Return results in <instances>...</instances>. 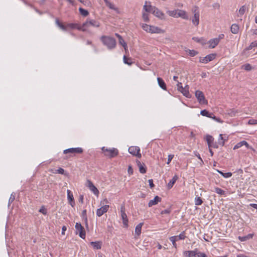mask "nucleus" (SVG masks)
Instances as JSON below:
<instances>
[{
  "label": "nucleus",
  "mask_w": 257,
  "mask_h": 257,
  "mask_svg": "<svg viewBox=\"0 0 257 257\" xmlns=\"http://www.w3.org/2000/svg\"><path fill=\"white\" fill-rule=\"evenodd\" d=\"M232 175V174L231 172L224 173L223 174H222V176L225 178H229L231 177Z\"/></svg>",
  "instance_id": "nucleus-52"
},
{
  "label": "nucleus",
  "mask_w": 257,
  "mask_h": 257,
  "mask_svg": "<svg viewBox=\"0 0 257 257\" xmlns=\"http://www.w3.org/2000/svg\"><path fill=\"white\" fill-rule=\"evenodd\" d=\"M245 146V147L247 149L251 148V147L249 146L248 144L245 141H242L238 143L236 145H235L233 147V150H236L239 149L243 146Z\"/></svg>",
  "instance_id": "nucleus-19"
},
{
  "label": "nucleus",
  "mask_w": 257,
  "mask_h": 257,
  "mask_svg": "<svg viewBox=\"0 0 257 257\" xmlns=\"http://www.w3.org/2000/svg\"><path fill=\"white\" fill-rule=\"evenodd\" d=\"M67 28H70L71 29H77L78 30H81L83 31V27L82 25H79L78 24L75 23H69L67 25Z\"/></svg>",
  "instance_id": "nucleus-18"
},
{
  "label": "nucleus",
  "mask_w": 257,
  "mask_h": 257,
  "mask_svg": "<svg viewBox=\"0 0 257 257\" xmlns=\"http://www.w3.org/2000/svg\"><path fill=\"white\" fill-rule=\"evenodd\" d=\"M173 157H174V155H168V161H167V164H170V163L171 162V161L173 159Z\"/></svg>",
  "instance_id": "nucleus-56"
},
{
  "label": "nucleus",
  "mask_w": 257,
  "mask_h": 257,
  "mask_svg": "<svg viewBox=\"0 0 257 257\" xmlns=\"http://www.w3.org/2000/svg\"><path fill=\"white\" fill-rule=\"evenodd\" d=\"M178 11V9L174 10L173 11L169 10V11H167V13L170 17L177 18V12Z\"/></svg>",
  "instance_id": "nucleus-31"
},
{
  "label": "nucleus",
  "mask_w": 257,
  "mask_h": 257,
  "mask_svg": "<svg viewBox=\"0 0 257 257\" xmlns=\"http://www.w3.org/2000/svg\"><path fill=\"white\" fill-rule=\"evenodd\" d=\"M194 16L191 19L192 24L195 26H198L199 24L200 13L197 7H195V9L193 11Z\"/></svg>",
  "instance_id": "nucleus-6"
},
{
  "label": "nucleus",
  "mask_w": 257,
  "mask_h": 257,
  "mask_svg": "<svg viewBox=\"0 0 257 257\" xmlns=\"http://www.w3.org/2000/svg\"><path fill=\"white\" fill-rule=\"evenodd\" d=\"M169 240L171 241L173 247L175 248H177V245L176 242L177 240H176V238H175L174 236H172L169 237Z\"/></svg>",
  "instance_id": "nucleus-42"
},
{
  "label": "nucleus",
  "mask_w": 257,
  "mask_h": 257,
  "mask_svg": "<svg viewBox=\"0 0 257 257\" xmlns=\"http://www.w3.org/2000/svg\"><path fill=\"white\" fill-rule=\"evenodd\" d=\"M224 35L223 34H220L218 35L217 38H215L217 39V40H218L219 42H220V41L221 39H223L224 38Z\"/></svg>",
  "instance_id": "nucleus-59"
},
{
  "label": "nucleus",
  "mask_w": 257,
  "mask_h": 257,
  "mask_svg": "<svg viewBox=\"0 0 257 257\" xmlns=\"http://www.w3.org/2000/svg\"><path fill=\"white\" fill-rule=\"evenodd\" d=\"M178 177L177 175H175L173 178L170 181V182L168 184V188L169 189L171 188L174 184L175 183L176 181L178 179Z\"/></svg>",
  "instance_id": "nucleus-29"
},
{
  "label": "nucleus",
  "mask_w": 257,
  "mask_h": 257,
  "mask_svg": "<svg viewBox=\"0 0 257 257\" xmlns=\"http://www.w3.org/2000/svg\"><path fill=\"white\" fill-rule=\"evenodd\" d=\"M128 152L134 156H137L139 158L142 157L141 154L140 153V149L139 147L132 146L128 148Z\"/></svg>",
  "instance_id": "nucleus-10"
},
{
  "label": "nucleus",
  "mask_w": 257,
  "mask_h": 257,
  "mask_svg": "<svg viewBox=\"0 0 257 257\" xmlns=\"http://www.w3.org/2000/svg\"><path fill=\"white\" fill-rule=\"evenodd\" d=\"M197 52L194 50H189V54L190 55V56H195L196 55H197Z\"/></svg>",
  "instance_id": "nucleus-53"
},
{
  "label": "nucleus",
  "mask_w": 257,
  "mask_h": 257,
  "mask_svg": "<svg viewBox=\"0 0 257 257\" xmlns=\"http://www.w3.org/2000/svg\"><path fill=\"white\" fill-rule=\"evenodd\" d=\"M192 39L194 41L200 43L203 45H205L206 43V40L203 37H193Z\"/></svg>",
  "instance_id": "nucleus-34"
},
{
  "label": "nucleus",
  "mask_w": 257,
  "mask_h": 257,
  "mask_svg": "<svg viewBox=\"0 0 257 257\" xmlns=\"http://www.w3.org/2000/svg\"><path fill=\"white\" fill-rule=\"evenodd\" d=\"M57 173L60 174H63L64 173V170L61 168H60L57 170Z\"/></svg>",
  "instance_id": "nucleus-60"
},
{
  "label": "nucleus",
  "mask_w": 257,
  "mask_h": 257,
  "mask_svg": "<svg viewBox=\"0 0 257 257\" xmlns=\"http://www.w3.org/2000/svg\"><path fill=\"white\" fill-rule=\"evenodd\" d=\"M189 87L188 85H187L184 87L181 88V89L179 91L181 92L185 97L187 98H190L191 97V95L189 93Z\"/></svg>",
  "instance_id": "nucleus-16"
},
{
  "label": "nucleus",
  "mask_w": 257,
  "mask_h": 257,
  "mask_svg": "<svg viewBox=\"0 0 257 257\" xmlns=\"http://www.w3.org/2000/svg\"><path fill=\"white\" fill-rule=\"evenodd\" d=\"M246 10L245 6H242L239 10L238 16L241 17L244 15Z\"/></svg>",
  "instance_id": "nucleus-39"
},
{
  "label": "nucleus",
  "mask_w": 257,
  "mask_h": 257,
  "mask_svg": "<svg viewBox=\"0 0 257 257\" xmlns=\"http://www.w3.org/2000/svg\"><path fill=\"white\" fill-rule=\"evenodd\" d=\"M253 234H248L246 236H239L238 239L241 241H245L247 240L252 238L253 237Z\"/></svg>",
  "instance_id": "nucleus-32"
},
{
  "label": "nucleus",
  "mask_w": 257,
  "mask_h": 257,
  "mask_svg": "<svg viewBox=\"0 0 257 257\" xmlns=\"http://www.w3.org/2000/svg\"><path fill=\"white\" fill-rule=\"evenodd\" d=\"M127 172L130 175H131L133 174V169L132 166H129L127 169Z\"/></svg>",
  "instance_id": "nucleus-58"
},
{
  "label": "nucleus",
  "mask_w": 257,
  "mask_h": 257,
  "mask_svg": "<svg viewBox=\"0 0 257 257\" xmlns=\"http://www.w3.org/2000/svg\"><path fill=\"white\" fill-rule=\"evenodd\" d=\"M200 114L203 116H205L208 117H212L213 113H209L207 110L204 109L201 111Z\"/></svg>",
  "instance_id": "nucleus-38"
},
{
  "label": "nucleus",
  "mask_w": 257,
  "mask_h": 257,
  "mask_svg": "<svg viewBox=\"0 0 257 257\" xmlns=\"http://www.w3.org/2000/svg\"><path fill=\"white\" fill-rule=\"evenodd\" d=\"M157 81L159 86L163 90H166L167 87L164 81L160 77L157 78Z\"/></svg>",
  "instance_id": "nucleus-25"
},
{
  "label": "nucleus",
  "mask_w": 257,
  "mask_h": 257,
  "mask_svg": "<svg viewBox=\"0 0 257 257\" xmlns=\"http://www.w3.org/2000/svg\"><path fill=\"white\" fill-rule=\"evenodd\" d=\"M142 28L146 32L151 34H163L165 32V30L158 27L149 25L146 24H143Z\"/></svg>",
  "instance_id": "nucleus-2"
},
{
  "label": "nucleus",
  "mask_w": 257,
  "mask_h": 257,
  "mask_svg": "<svg viewBox=\"0 0 257 257\" xmlns=\"http://www.w3.org/2000/svg\"><path fill=\"white\" fill-rule=\"evenodd\" d=\"M216 55L215 54H209L203 58H200V62L206 64L208 62L213 60L215 59Z\"/></svg>",
  "instance_id": "nucleus-11"
},
{
  "label": "nucleus",
  "mask_w": 257,
  "mask_h": 257,
  "mask_svg": "<svg viewBox=\"0 0 257 257\" xmlns=\"http://www.w3.org/2000/svg\"><path fill=\"white\" fill-rule=\"evenodd\" d=\"M90 190L93 192V193L95 194V195H98V193H99V191L97 189V188L94 186H93L92 188H90Z\"/></svg>",
  "instance_id": "nucleus-50"
},
{
  "label": "nucleus",
  "mask_w": 257,
  "mask_h": 257,
  "mask_svg": "<svg viewBox=\"0 0 257 257\" xmlns=\"http://www.w3.org/2000/svg\"><path fill=\"white\" fill-rule=\"evenodd\" d=\"M39 212H41L44 215L47 214V210L43 206L39 210Z\"/></svg>",
  "instance_id": "nucleus-57"
},
{
  "label": "nucleus",
  "mask_w": 257,
  "mask_h": 257,
  "mask_svg": "<svg viewBox=\"0 0 257 257\" xmlns=\"http://www.w3.org/2000/svg\"><path fill=\"white\" fill-rule=\"evenodd\" d=\"M101 150L104 153V155L109 158H114L118 154V150L114 148L107 149L103 147L101 148Z\"/></svg>",
  "instance_id": "nucleus-4"
},
{
  "label": "nucleus",
  "mask_w": 257,
  "mask_h": 257,
  "mask_svg": "<svg viewBox=\"0 0 257 257\" xmlns=\"http://www.w3.org/2000/svg\"><path fill=\"white\" fill-rule=\"evenodd\" d=\"M215 191L216 193L219 195L225 194V191L218 187L215 188Z\"/></svg>",
  "instance_id": "nucleus-45"
},
{
  "label": "nucleus",
  "mask_w": 257,
  "mask_h": 257,
  "mask_svg": "<svg viewBox=\"0 0 257 257\" xmlns=\"http://www.w3.org/2000/svg\"><path fill=\"white\" fill-rule=\"evenodd\" d=\"M177 18H181L184 20L189 19V16L187 12L184 10L179 9H178L177 12Z\"/></svg>",
  "instance_id": "nucleus-15"
},
{
  "label": "nucleus",
  "mask_w": 257,
  "mask_h": 257,
  "mask_svg": "<svg viewBox=\"0 0 257 257\" xmlns=\"http://www.w3.org/2000/svg\"><path fill=\"white\" fill-rule=\"evenodd\" d=\"M219 42L217 40V39H211L208 42L209 44V48L212 49L214 48L219 44Z\"/></svg>",
  "instance_id": "nucleus-20"
},
{
  "label": "nucleus",
  "mask_w": 257,
  "mask_h": 257,
  "mask_svg": "<svg viewBox=\"0 0 257 257\" xmlns=\"http://www.w3.org/2000/svg\"><path fill=\"white\" fill-rule=\"evenodd\" d=\"M103 1H104V3H105L106 6L107 7H108L110 9L113 10H114L115 11H116L117 12H118V8L115 7V6H114V4H113L112 3H110L108 0H103Z\"/></svg>",
  "instance_id": "nucleus-24"
},
{
  "label": "nucleus",
  "mask_w": 257,
  "mask_h": 257,
  "mask_svg": "<svg viewBox=\"0 0 257 257\" xmlns=\"http://www.w3.org/2000/svg\"><path fill=\"white\" fill-rule=\"evenodd\" d=\"M148 2H146L145 5L143 7V10L146 12L153 13L154 9L155 7H153L150 5V3H149V5L147 4Z\"/></svg>",
  "instance_id": "nucleus-21"
},
{
  "label": "nucleus",
  "mask_w": 257,
  "mask_h": 257,
  "mask_svg": "<svg viewBox=\"0 0 257 257\" xmlns=\"http://www.w3.org/2000/svg\"><path fill=\"white\" fill-rule=\"evenodd\" d=\"M152 14L161 20L165 19V14L156 7L154 9Z\"/></svg>",
  "instance_id": "nucleus-13"
},
{
  "label": "nucleus",
  "mask_w": 257,
  "mask_h": 257,
  "mask_svg": "<svg viewBox=\"0 0 257 257\" xmlns=\"http://www.w3.org/2000/svg\"><path fill=\"white\" fill-rule=\"evenodd\" d=\"M238 110L234 109H230L229 110L228 114L231 117L235 116L237 113Z\"/></svg>",
  "instance_id": "nucleus-41"
},
{
  "label": "nucleus",
  "mask_w": 257,
  "mask_h": 257,
  "mask_svg": "<svg viewBox=\"0 0 257 257\" xmlns=\"http://www.w3.org/2000/svg\"><path fill=\"white\" fill-rule=\"evenodd\" d=\"M67 199L69 202V203L72 207H74L75 205V201L74 199V197L72 192L70 190H67Z\"/></svg>",
  "instance_id": "nucleus-14"
},
{
  "label": "nucleus",
  "mask_w": 257,
  "mask_h": 257,
  "mask_svg": "<svg viewBox=\"0 0 257 257\" xmlns=\"http://www.w3.org/2000/svg\"><path fill=\"white\" fill-rule=\"evenodd\" d=\"M203 203L201 198L200 197H196L195 198V204L196 205H200Z\"/></svg>",
  "instance_id": "nucleus-43"
},
{
  "label": "nucleus",
  "mask_w": 257,
  "mask_h": 257,
  "mask_svg": "<svg viewBox=\"0 0 257 257\" xmlns=\"http://www.w3.org/2000/svg\"><path fill=\"white\" fill-rule=\"evenodd\" d=\"M88 187L89 189H90V188H92L93 186H94V185H93L92 182L90 181H88Z\"/></svg>",
  "instance_id": "nucleus-64"
},
{
  "label": "nucleus",
  "mask_w": 257,
  "mask_h": 257,
  "mask_svg": "<svg viewBox=\"0 0 257 257\" xmlns=\"http://www.w3.org/2000/svg\"><path fill=\"white\" fill-rule=\"evenodd\" d=\"M108 205H105L98 208L96 210V215L98 217L101 216L104 213L106 212L109 208Z\"/></svg>",
  "instance_id": "nucleus-12"
},
{
  "label": "nucleus",
  "mask_w": 257,
  "mask_h": 257,
  "mask_svg": "<svg viewBox=\"0 0 257 257\" xmlns=\"http://www.w3.org/2000/svg\"><path fill=\"white\" fill-rule=\"evenodd\" d=\"M15 199V195H14L13 193L11 194L10 198L9 199V203L10 204L11 203H12L14 200Z\"/></svg>",
  "instance_id": "nucleus-54"
},
{
  "label": "nucleus",
  "mask_w": 257,
  "mask_h": 257,
  "mask_svg": "<svg viewBox=\"0 0 257 257\" xmlns=\"http://www.w3.org/2000/svg\"><path fill=\"white\" fill-rule=\"evenodd\" d=\"M100 24L99 21L94 19H87L82 24L83 31H86L90 27L93 28H99Z\"/></svg>",
  "instance_id": "nucleus-3"
},
{
  "label": "nucleus",
  "mask_w": 257,
  "mask_h": 257,
  "mask_svg": "<svg viewBox=\"0 0 257 257\" xmlns=\"http://www.w3.org/2000/svg\"><path fill=\"white\" fill-rule=\"evenodd\" d=\"M161 198L158 196H156L153 200H151L148 203V206L151 207L153 205L157 204L161 201Z\"/></svg>",
  "instance_id": "nucleus-17"
},
{
  "label": "nucleus",
  "mask_w": 257,
  "mask_h": 257,
  "mask_svg": "<svg viewBox=\"0 0 257 257\" xmlns=\"http://www.w3.org/2000/svg\"><path fill=\"white\" fill-rule=\"evenodd\" d=\"M242 68L246 71H249L251 69L252 67L249 64H246L242 66Z\"/></svg>",
  "instance_id": "nucleus-49"
},
{
  "label": "nucleus",
  "mask_w": 257,
  "mask_h": 257,
  "mask_svg": "<svg viewBox=\"0 0 257 257\" xmlns=\"http://www.w3.org/2000/svg\"><path fill=\"white\" fill-rule=\"evenodd\" d=\"M254 47H257V40L251 43L249 46L247 48V50H251Z\"/></svg>",
  "instance_id": "nucleus-44"
},
{
  "label": "nucleus",
  "mask_w": 257,
  "mask_h": 257,
  "mask_svg": "<svg viewBox=\"0 0 257 257\" xmlns=\"http://www.w3.org/2000/svg\"><path fill=\"white\" fill-rule=\"evenodd\" d=\"M100 39L102 44L106 46L107 49L111 50L115 48L116 42L115 39L113 37L102 36Z\"/></svg>",
  "instance_id": "nucleus-1"
},
{
  "label": "nucleus",
  "mask_w": 257,
  "mask_h": 257,
  "mask_svg": "<svg viewBox=\"0 0 257 257\" xmlns=\"http://www.w3.org/2000/svg\"><path fill=\"white\" fill-rule=\"evenodd\" d=\"M115 35L118 38V41H119V43L123 46V47L124 48L125 50H127V45H126V43L124 42V41L123 39V38H122V37L117 33H115Z\"/></svg>",
  "instance_id": "nucleus-23"
},
{
  "label": "nucleus",
  "mask_w": 257,
  "mask_h": 257,
  "mask_svg": "<svg viewBox=\"0 0 257 257\" xmlns=\"http://www.w3.org/2000/svg\"><path fill=\"white\" fill-rule=\"evenodd\" d=\"M178 82V83L177 84V89L179 91L181 89V88H183V87L182 86V84L181 82Z\"/></svg>",
  "instance_id": "nucleus-62"
},
{
  "label": "nucleus",
  "mask_w": 257,
  "mask_h": 257,
  "mask_svg": "<svg viewBox=\"0 0 257 257\" xmlns=\"http://www.w3.org/2000/svg\"><path fill=\"white\" fill-rule=\"evenodd\" d=\"M195 96L199 103L201 104H207L208 101L205 99L203 93L200 90H196L195 92Z\"/></svg>",
  "instance_id": "nucleus-7"
},
{
  "label": "nucleus",
  "mask_w": 257,
  "mask_h": 257,
  "mask_svg": "<svg viewBox=\"0 0 257 257\" xmlns=\"http://www.w3.org/2000/svg\"><path fill=\"white\" fill-rule=\"evenodd\" d=\"M171 212V209H167L164 210H162L161 212V214H170Z\"/></svg>",
  "instance_id": "nucleus-55"
},
{
  "label": "nucleus",
  "mask_w": 257,
  "mask_h": 257,
  "mask_svg": "<svg viewBox=\"0 0 257 257\" xmlns=\"http://www.w3.org/2000/svg\"><path fill=\"white\" fill-rule=\"evenodd\" d=\"M123 61L124 63L127 64L128 65H131L133 62L131 58H127L125 55L123 56Z\"/></svg>",
  "instance_id": "nucleus-37"
},
{
  "label": "nucleus",
  "mask_w": 257,
  "mask_h": 257,
  "mask_svg": "<svg viewBox=\"0 0 257 257\" xmlns=\"http://www.w3.org/2000/svg\"><path fill=\"white\" fill-rule=\"evenodd\" d=\"M136 162L139 167L140 172L142 174H145L146 172L145 164L141 163V162L138 160H137Z\"/></svg>",
  "instance_id": "nucleus-22"
},
{
  "label": "nucleus",
  "mask_w": 257,
  "mask_h": 257,
  "mask_svg": "<svg viewBox=\"0 0 257 257\" xmlns=\"http://www.w3.org/2000/svg\"><path fill=\"white\" fill-rule=\"evenodd\" d=\"M75 227L76 229V233L78 234L81 238L84 239L85 238L86 233L81 224L78 222L76 223Z\"/></svg>",
  "instance_id": "nucleus-5"
},
{
  "label": "nucleus",
  "mask_w": 257,
  "mask_h": 257,
  "mask_svg": "<svg viewBox=\"0 0 257 257\" xmlns=\"http://www.w3.org/2000/svg\"><path fill=\"white\" fill-rule=\"evenodd\" d=\"M83 152V150L80 147L69 148L63 151V154H72L74 155L77 154H82Z\"/></svg>",
  "instance_id": "nucleus-8"
},
{
  "label": "nucleus",
  "mask_w": 257,
  "mask_h": 257,
  "mask_svg": "<svg viewBox=\"0 0 257 257\" xmlns=\"http://www.w3.org/2000/svg\"><path fill=\"white\" fill-rule=\"evenodd\" d=\"M206 141L207 143L208 147L210 148L212 146V144L213 143L214 138L210 135H207L206 136Z\"/></svg>",
  "instance_id": "nucleus-28"
},
{
  "label": "nucleus",
  "mask_w": 257,
  "mask_h": 257,
  "mask_svg": "<svg viewBox=\"0 0 257 257\" xmlns=\"http://www.w3.org/2000/svg\"><path fill=\"white\" fill-rule=\"evenodd\" d=\"M90 244L94 249H100L101 248L102 243L100 241H92Z\"/></svg>",
  "instance_id": "nucleus-27"
},
{
  "label": "nucleus",
  "mask_w": 257,
  "mask_h": 257,
  "mask_svg": "<svg viewBox=\"0 0 257 257\" xmlns=\"http://www.w3.org/2000/svg\"><path fill=\"white\" fill-rule=\"evenodd\" d=\"M196 249L194 250L184 251L183 255L185 257H195Z\"/></svg>",
  "instance_id": "nucleus-26"
},
{
  "label": "nucleus",
  "mask_w": 257,
  "mask_h": 257,
  "mask_svg": "<svg viewBox=\"0 0 257 257\" xmlns=\"http://www.w3.org/2000/svg\"><path fill=\"white\" fill-rule=\"evenodd\" d=\"M144 223L143 222L140 223L137 225L135 228V232L138 235H140L141 233L142 227Z\"/></svg>",
  "instance_id": "nucleus-33"
},
{
  "label": "nucleus",
  "mask_w": 257,
  "mask_h": 257,
  "mask_svg": "<svg viewBox=\"0 0 257 257\" xmlns=\"http://www.w3.org/2000/svg\"><path fill=\"white\" fill-rule=\"evenodd\" d=\"M248 124L250 125H254L257 124V119H250L248 121Z\"/></svg>",
  "instance_id": "nucleus-51"
},
{
  "label": "nucleus",
  "mask_w": 257,
  "mask_h": 257,
  "mask_svg": "<svg viewBox=\"0 0 257 257\" xmlns=\"http://www.w3.org/2000/svg\"><path fill=\"white\" fill-rule=\"evenodd\" d=\"M148 182L149 183V185L151 188L154 187V185L153 183V180L152 179H149L148 180Z\"/></svg>",
  "instance_id": "nucleus-61"
},
{
  "label": "nucleus",
  "mask_w": 257,
  "mask_h": 257,
  "mask_svg": "<svg viewBox=\"0 0 257 257\" xmlns=\"http://www.w3.org/2000/svg\"><path fill=\"white\" fill-rule=\"evenodd\" d=\"M230 30L232 33L236 34L238 33L239 31V27L238 25L233 24L231 25Z\"/></svg>",
  "instance_id": "nucleus-30"
},
{
  "label": "nucleus",
  "mask_w": 257,
  "mask_h": 257,
  "mask_svg": "<svg viewBox=\"0 0 257 257\" xmlns=\"http://www.w3.org/2000/svg\"><path fill=\"white\" fill-rule=\"evenodd\" d=\"M143 19L144 21L146 22H148L149 21V15L147 13H143Z\"/></svg>",
  "instance_id": "nucleus-48"
},
{
  "label": "nucleus",
  "mask_w": 257,
  "mask_h": 257,
  "mask_svg": "<svg viewBox=\"0 0 257 257\" xmlns=\"http://www.w3.org/2000/svg\"><path fill=\"white\" fill-rule=\"evenodd\" d=\"M88 187L89 189H90V188H92L93 186H94V185H93L92 182L90 181H88Z\"/></svg>",
  "instance_id": "nucleus-63"
},
{
  "label": "nucleus",
  "mask_w": 257,
  "mask_h": 257,
  "mask_svg": "<svg viewBox=\"0 0 257 257\" xmlns=\"http://www.w3.org/2000/svg\"><path fill=\"white\" fill-rule=\"evenodd\" d=\"M225 140H226L224 139V138H223L222 135L220 134L219 135V138L218 139L219 143L221 144L222 146H223Z\"/></svg>",
  "instance_id": "nucleus-47"
},
{
  "label": "nucleus",
  "mask_w": 257,
  "mask_h": 257,
  "mask_svg": "<svg viewBox=\"0 0 257 257\" xmlns=\"http://www.w3.org/2000/svg\"><path fill=\"white\" fill-rule=\"evenodd\" d=\"M174 236L177 241L179 240H184L186 238L185 232V231H182L179 235Z\"/></svg>",
  "instance_id": "nucleus-36"
},
{
  "label": "nucleus",
  "mask_w": 257,
  "mask_h": 257,
  "mask_svg": "<svg viewBox=\"0 0 257 257\" xmlns=\"http://www.w3.org/2000/svg\"><path fill=\"white\" fill-rule=\"evenodd\" d=\"M79 11L80 13L81 14V15L84 17H86L89 14V12L88 11H87L82 8H79Z\"/></svg>",
  "instance_id": "nucleus-40"
},
{
  "label": "nucleus",
  "mask_w": 257,
  "mask_h": 257,
  "mask_svg": "<svg viewBox=\"0 0 257 257\" xmlns=\"http://www.w3.org/2000/svg\"><path fill=\"white\" fill-rule=\"evenodd\" d=\"M121 217L122 220V223L124 227H127L128 226V219L127 217L126 214L125 212L124 206L122 205L120 207Z\"/></svg>",
  "instance_id": "nucleus-9"
},
{
  "label": "nucleus",
  "mask_w": 257,
  "mask_h": 257,
  "mask_svg": "<svg viewBox=\"0 0 257 257\" xmlns=\"http://www.w3.org/2000/svg\"><path fill=\"white\" fill-rule=\"evenodd\" d=\"M195 257H207V255L204 253L197 252V249H196Z\"/></svg>",
  "instance_id": "nucleus-46"
},
{
  "label": "nucleus",
  "mask_w": 257,
  "mask_h": 257,
  "mask_svg": "<svg viewBox=\"0 0 257 257\" xmlns=\"http://www.w3.org/2000/svg\"><path fill=\"white\" fill-rule=\"evenodd\" d=\"M55 22L58 27H59L61 29H62L63 31L67 30V25L65 26L63 24L60 23L58 19L56 20Z\"/></svg>",
  "instance_id": "nucleus-35"
}]
</instances>
